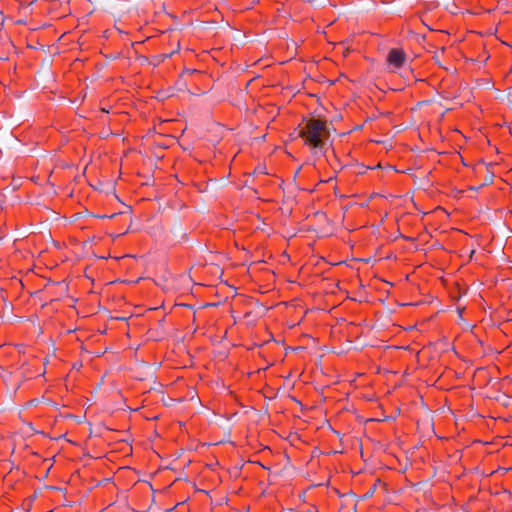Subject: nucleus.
Listing matches in <instances>:
<instances>
[{
	"label": "nucleus",
	"instance_id": "nucleus-1",
	"mask_svg": "<svg viewBox=\"0 0 512 512\" xmlns=\"http://www.w3.org/2000/svg\"><path fill=\"white\" fill-rule=\"evenodd\" d=\"M298 136L311 151H322L330 137L327 121L314 117L308 119L305 125L300 128Z\"/></svg>",
	"mask_w": 512,
	"mask_h": 512
},
{
	"label": "nucleus",
	"instance_id": "nucleus-2",
	"mask_svg": "<svg viewBox=\"0 0 512 512\" xmlns=\"http://www.w3.org/2000/svg\"><path fill=\"white\" fill-rule=\"evenodd\" d=\"M406 53L402 48H392L387 55L386 62L392 72L401 69L406 63Z\"/></svg>",
	"mask_w": 512,
	"mask_h": 512
},
{
	"label": "nucleus",
	"instance_id": "nucleus-3",
	"mask_svg": "<svg viewBox=\"0 0 512 512\" xmlns=\"http://www.w3.org/2000/svg\"><path fill=\"white\" fill-rule=\"evenodd\" d=\"M47 362V358L45 359H41V358H38V357H34L32 360H31V365L35 368V371H31V372H26V371H23L22 374L28 378H35V377H38V376H42L45 374V370H41L39 367L41 365H45Z\"/></svg>",
	"mask_w": 512,
	"mask_h": 512
},
{
	"label": "nucleus",
	"instance_id": "nucleus-4",
	"mask_svg": "<svg viewBox=\"0 0 512 512\" xmlns=\"http://www.w3.org/2000/svg\"><path fill=\"white\" fill-rule=\"evenodd\" d=\"M475 171L477 174H484V182L482 183V185L493 183L494 173L490 171V165H487L483 162L479 163L476 166Z\"/></svg>",
	"mask_w": 512,
	"mask_h": 512
},
{
	"label": "nucleus",
	"instance_id": "nucleus-5",
	"mask_svg": "<svg viewBox=\"0 0 512 512\" xmlns=\"http://www.w3.org/2000/svg\"><path fill=\"white\" fill-rule=\"evenodd\" d=\"M358 173H359V174H363V173H365V170H364V169H361V170H359V171H358Z\"/></svg>",
	"mask_w": 512,
	"mask_h": 512
}]
</instances>
